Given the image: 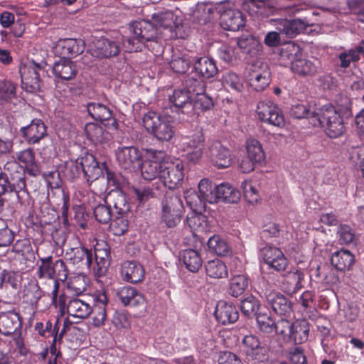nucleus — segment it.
I'll return each instance as SVG.
<instances>
[{"label":"nucleus","instance_id":"obj_1","mask_svg":"<svg viewBox=\"0 0 364 364\" xmlns=\"http://www.w3.org/2000/svg\"><path fill=\"white\" fill-rule=\"evenodd\" d=\"M129 35L122 37V46L127 53L141 51L147 48L154 55L162 50L159 42L157 28L149 21L141 20L132 22L129 25Z\"/></svg>","mask_w":364,"mask_h":364},{"label":"nucleus","instance_id":"obj_2","mask_svg":"<svg viewBox=\"0 0 364 364\" xmlns=\"http://www.w3.org/2000/svg\"><path fill=\"white\" fill-rule=\"evenodd\" d=\"M0 173V196L14 192L17 203L26 208L30 205L31 196L26 188L25 171L15 159L7 161Z\"/></svg>","mask_w":364,"mask_h":364},{"label":"nucleus","instance_id":"obj_3","mask_svg":"<svg viewBox=\"0 0 364 364\" xmlns=\"http://www.w3.org/2000/svg\"><path fill=\"white\" fill-rule=\"evenodd\" d=\"M249 13L257 18H268L270 16L284 11L291 16L301 10L300 5L292 3V0H247Z\"/></svg>","mask_w":364,"mask_h":364},{"label":"nucleus","instance_id":"obj_4","mask_svg":"<svg viewBox=\"0 0 364 364\" xmlns=\"http://www.w3.org/2000/svg\"><path fill=\"white\" fill-rule=\"evenodd\" d=\"M314 126L323 127L330 138L341 136L346 132L343 118L333 105H326L318 109Z\"/></svg>","mask_w":364,"mask_h":364},{"label":"nucleus","instance_id":"obj_5","mask_svg":"<svg viewBox=\"0 0 364 364\" xmlns=\"http://www.w3.org/2000/svg\"><path fill=\"white\" fill-rule=\"evenodd\" d=\"M161 221L168 228L177 226L182 218L184 207L180 196L166 193L161 203Z\"/></svg>","mask_w":364,"mask_h":364},{"label":"nucleus","instance_id":"obj_6","mask_svg":"<svg viewBox=\"0 0 364 364\" xmlns=\"http://www.w3.org/2000/svg\"><path fill=\"white\" fill-rule=\"evenodd\" d=\"M143 124L159 141H169L174 134L173 127L167 118L156 112H148L143 117Z\"/></svg>","mask_w":364,"mask_h":364},{"label":"nucleus","instance_id":"obj_7","mask_svg":"<svg viewBox=\"0 0 364 364\" xmlns=\"http://www.w3.org/2000/svg\"><path fill=\"white\" fill-rule=\"evenodd\" d=\"M184 178L183 163L179 159L170 157L162 159L160 180L169 189H174L182 184Z\"/></svg>","mask_w":364,"mask_h":364},{"label":"nucleus","instance_id":"obj_8","mask_svg":"<svg viewBox=\"0 0 364 364\" xmlns=\"http://www.w3.org/2000/svg\"><path fill=\"white\" fill-rule=\"evenodd\" d=\"M256 114L262 122L277 127H283L285 125L283 112L272 101H259L256 107Z\"/></svg>","mask_w":364,"mask_h":364},{"label":"nucleus","instance_id":"obj_9","mask_svg":"<svg viewBox=\"0 0 364 364\" xmlns=\"http://www.w3.org/2000/svg\"><path fill=\"white\" fill-rule=\"evenodd\" d=\"M247 81L254 90H264L271 82V73L268 65L260 62L252 64L249 68Z\"/></svg>","mask_w":364,"mask_h":364},{"label":"nucleus","instance_id":"obj_10","mask_svg":"<svg viewBox=\"0 0 364 364\" xmlns=\"http://www.w3.org/2000/svg\"><path fill=\"white\" fill-rule=\"evenodd\" d=\"M117 295L123 306L133 309L139 314L146 311V297L136 288L129 286L122 287L117 291Z\"/></svg>","mask_w":364,"mask_h":364},{"label":"nucleus","instance_id":"obj_11","mask_svg":"<svg viewBox=\"0 0 364 364\" xmlns=\"http://www.w3.org/2000/svg\"><path fill=\"white\" fill-rule=\"evenodd\" d=\"M43 67L33 61L23 65L19 72L21 77V87L28 92L34 93L40 90V72Z\"/></svg>","mask_w":364,"mask_h":364},{"label":"nucleus","instance_id":"obj_12","mask_svg":"<svg viewBox=\"0 0 364 364\" xmlns=\"http://www.w3.org/2000/svg\"><path fill=\"white\" fill-rule=\"evenodd\" d=\"M246 358L253 364L268 360V348L262 345L257 336L247 335L242 339Z\"/></svg>","mask_w":364,"mask_h":364},{"label":"nucleus","instance_id":"obj_13","mask_svg":"<svg viewBox=\"0 0 364 364\" xmlns=\"http://www.w3.org/2000/svg\"><path fill=\"white\" fill-rule=\"evenodd\" d=\"M94 259L91 270L97 277H102L107 272L111 261L110 247L104 240L97 241L94 247Z\"/></svg>","mask_w":364,"mask_h":364},{"label":"nucleus","instance_id":"obj_14","mask_svg":"<svg viewBox=\"0 0 364 364\" xmlns=\"http://www.w3.org/2000/svg\"><path fill=\"white\" fill-rule=\"evenodd\" d=\"M148 159L141 162V174L144 180L151 181L156 177L160 178L161 170L162 169V160L164 159V152L155 149H148Z\"/></svg>","mask_w":364,"mask_h":364},{"label":"nucleus","instance_id":"obj_15","mask_svg":"<svg viewBox=\"0 0 364 364\" xmlns=\"http://www.w3.org/2000/svg\"><path fill=\"white\" fill-rule=\"evenodd\" d=\"M87 111L93 119L101 122L109 129H118L117 120L113 117L112 110L108 106L100 102H90L87 105Z\"/></svg>","mask_w":364,"mask_h":364},{"label":"nucleus","instance_id":"obj_16","mask_svg":"<svg viewBox=\"0 0 364 364\" xmlns=\"http://www.w3.org/2000/svg\"><path fill=\"white\" fill-rule=\"evenodd\" d=\"M261 296L264 298L267 305L272 308L275 314L279 316H290L292 311L291 303L280 292L266 289Z\"/></svg>","mask_w":364,"mask_h":364},{"label":"nucleus","instance_id":"obj_17","mask_svg":"<svg viewBox=\"0 0 364 364\" xmlns=\"http://www.w3.org/2000/svg\"><path fill=\"white\" fill-rule=\"evenodd\" d=\"M116 158L122 168L132 170L140 166L142 153L134 146H122L116 151Z\"/></svg>","mask_w":364,"mask_h":364},{"label":"nucleus","instance_id":"obj_18","mask_svg":"<svg viewBox=\"0 0 364 364\" xmlns=\"http://www.w3.org/2000/svg\"><path fill=\"white\" fill-rule=\"evenodd\" d=\"M261 256L264 262L277 272H284L288 267L287 257L278 247L267 245L261 250Z\"/></svg>","mask_w":364,"mask_h":364},{"label":"nucleus","instance_id":"obj_19","mask_svg":"<svg viewBox=\"0 0 364 364\" xmlns=\"http://www.w3.org/2000/svg\"><path fill=\"white\" fill-rule=\"evenodd\" d=\"M65 258L73 264L86 267L91 270L93 264V255L91 250L79 244L75 247H70L65 250Z\"/></svg>","mask_w":364,"mask_h":364},{"label":"nucleus","instance_id":"obj_20","mask_svg":"<svg viewBox=\"0 0 364 364\" xmlns=\"http://www.w3.org/2000/svg\"><path fill=\"white\" fill-rule=\"evenodd\" d=\"M21 133L28 144H38L47 136V127L41 119H34L31 123L21 128Z\"/></svg>","mask_w":364,"mask_h":364},{"label":"nucleus","instance_id":"obj_21","mask_svg":"<svg viewBox=\"0 0 364 364\" xmlns=\"http://www.w3.org/2000/svg\"><path fill=\"white\" fill-rule=\"evenodd\" d=\"M205 137L202 129L197 130L185 143L186 157L189 161L196 163L202 157L204 149Z\"/></svg>","mask_w":364,"mask_h":364},{"label":"nucleus","instance_id":"obj_22","mask_svg":"<svg viewBox=\"0 0 364 364\" xmlns=\"http://www.w3.org/2000/svg\"><path fill=\"white\" fill-rule=\"evenodd\" d=\"M220 24L225 30L237 31L245 25V16L239 9H225L220 14Z\"/></svg>","mask_w":364,"mask_h":364},{"label":"nucleus","instance_id":"obj_23","mask_svg":"<svg viewBox=\"0 0 364 364\" xmlns=\"http://www.w3.org/2000/svg\"><path fill=\"white\" fill-rule=\"evenodd\" d=\"M82 173L90 184L94 182H99L100 184L103 183V178L100 180L99 178L102 175V171L99 166V163L96 161L92 154H86L80 158Z\"/></svg>","mask_w":364,"mask_h":364},{"label":"nucleus","instance_id":"obj_24","mask_svg":"<svg viewBox=\"0 0 364 364\" xmlns=\"http://www.w3.org/2000/svg\"><path fill=\"white\" fill-rule=\"evenodd\" d=\"M119 273L124 282L132 284L141 282L145 276L144 267L136 261H124L121 264Z\"/></svg>","mask_w":364,"mask_h":364},{"label":"nucleus","instance_id":"obj_25","mask_svg":"<svg viewBox=\"0 0 364 364\" xmlns=\"http://www.w3.org/2000/svg\"><path fill=\"white\" fill-rule=\"evenodd\" d=\"M43 296V291L38 283H28L24 285L21 299L23 304L31 311L29 314L33 316L38 309V301Z\"/></svg>","mask_w":364,"mask_h":364},{"label":"nucleus","instance_id":"obj_26","mask_svg":"<svg viewBox=\"0 0 364 364\" xmlns=\"http://www.w3.org/2000/svg\"><path fill=\"white\" fill-rule=\"evenodd\" d=\"M309 26V23L306 18L282 19L278 23L277 29L280 33L285 35L289 38H292L304 32Z\"/></svg>","mask_w":364,"mask_h":364},{"label":"nucleus","instance_id":"obj_27","mask_svg":"<svg viewBox=\"0 0 364 364\" xmlns=\"http://www.w3.org/2000/svg\"><path fill=\"white\" fill-rule=\"evenodd\" d=\"M210 159L218 168H228L231 164L230 151L220 142H214L210 148Z\"/></svg>","mask_w":364,"mask_h":364},{"label":"nucleus","instance_id":"obj_28","mask_svg":"<svg viewBox=\"0 0 364 364\" xmlns=\"http://www.w3.org/2000/svg\"><path fill=\"white\" fill-rule=\"evenodd\" d=\"M18 313L14 310L0 313V333L4 336L12 335L21 328Z\"/></svg>","mask_w":364,"mask_h":364},{"label":"nucleus","instance_id":"obj_29","mask_svg":"<svg viewBox=\"0 0 364 364\" xmlns=\"http://www.w3.org/2000/svg\"><path fill=\"white\" fill-rule=\"evenodd\" d=\"M215 316L219 323L226 325L237 321L239 313L234 304L220 301L215 310Z\"/></svg>","mask_w":364,"mask_h":364},{"label":"nucleus","instance_id":"obj_30","mask_svg":"<svg viewBox=\"0 0 364 364\" xmlns=\"http://www.w3.org/2000/svg\"><path fill=\"white\" fill-rule=\"evenodd\" d=\"M193 70L198 74L199 77L205 80L213 78L218 73L215 61L206 56L196 58L193 62Z\"/></svg>","mask_w":364,"mask_h":364},{"label":"nucleus","instance_id":"obj_31","mask_svg":"<svg viewBox=\"0 0 364 364\" xmlns=\"http://www.w3.org/2000/svg\"><path fill=\"white\" fill-rule=\"evenodd\" d=\"M302 48L294 42H288L280 48L279 54V62L282 66L293 65L294 62L302 56Z\"/></svg>","mask_w":364,"mask_h":364},{"label":"nucleus","instance_id":"obj_32","mask_svg":"<svg viewBox=\"0 0 364 364\" xmlns=\"http://www.w3.org/2000/svg\"><path fill=\"white\" fill-rule=\"evenodd\" d=\"M105 203L110 205L113 215H125L130 210L126 196L120 191L109 192L106 196Z\"/></svg>","mask_w":364,"mask_h":364},{"label":"nucleus","instance_id":"obj_33","mask_svg":"<svg viewBox=\"0 0 364 364\" xmlns=\"http://www.w3.org/2000/svg\"><path fill=\"white\" fill-rule=\"evenodd\" d=\"M90 191L82 196L81 200L83 205H87L92 209L101 203L102 201L105 203L106 200V186L105 183L100 184L99 182H94L90 184Z\"/></svg>","mask_w":364,"mask_h":364},{"label":"nucleus","instance_id":"obj_34","mask_svg":"<svg viewBox=\"0 0 364 364\" xmlns=\"http://www.w3.org/2000/svg\"><path fill=\"white\" fill-rule=\"evenodd\" d=\"M53 73L63 80H70L75 77L77 70L74 62L63 58L56 61L53 66Z\"/></svg>","mask_w":364,"mask_h":364},{"label":"nucleus","instance_id":"obj_35","mask_svg":"<svg viewBox=\"0 0 364 364\" xmlns=\"http://www.w3.org/2000/svg\"><path fill=\"white\" fill-rule=\"evenodd\" d=\"M355 262V257L349 250L341 249L333 252L331 257V263L340 272L350 269Z\"/></svg>","mask_w":364,"mask_h":364},{"label":"nucleus","instance_id":"obj_36","mask_svg":"<svg viewBox=\"0 0 364 364\" xmlns=\"http://www.w3.org/2000/svg\"><path fill=\"white\" fill-rule=\"evenodd\" d=\"M18 163L24 164L25 173L32 176H36L40 174V169L35 159V153L31 148L23 149L16 154Z\"/></svg>","mask_w":364,"mask_h":364},{"label":"nucleus","instance_id":"obj_37","mask_svg":"<svg viewBox=\"0 0 364 364\" xmlns=\"http://www.w3.org/2000/svg\"><path fill=\"white\" fill-rule=\"evenodd\" d=\"M309 333V323L306 319L296 320L292 323L288 341H293L296 345L304 343L308 340Z\"/></svg>","mask_w":364,"mask_h":364},{"label":"nucleus","instance_id":"obj_38","mask_svg":"<svg viewBox=\"0 0 364 364\" xmlns=\"http://www.w3.org/2000/svg\"><path fill=\"white\" fill-rule=\"evenodd\" d=\"M240 199V192L227 183L215 186V203L222 200L228 203H237Z\"/></svg>","mask_w":364,"mask_h":364},{"label":"nucleus","instance_id":"obj_39","mask_svg":"<svg viewBox=\"0 0 364 364\" xmlns=\"http://www.w3.org/2000/svg\"><path fill=\"white\" fill-rule=\"evenodd\" d=\"M68 314L75 318H85L92 313V307L87 302L74 298L69 301L67 305Z\"/></svg>","mask_w":364,"mask_h":364},{"label":"nucleus","instance_id":"obj_40","mask_svg":"<svg viewBox=\"0 0 364 364\" xmlns=\"http://www.w3.org/2000/svg\"><path fill=\"white\" fill-rule=\"evenodd\" d=\"M236 46L239 48V52L241 51L251 56L258 55L262 49L261 43L252 36L238 38Z\"/></svg>","mask_w":364,"mask_h":364},{"label":"nucleus","instance_id":"obj_41","mask_svg":"<svg viewBox=\"0 0 364 364\" xmlns=\"http://www.w3.org/2000/svg\"><path fill=\"white\" fill-rule=\"evenodd\" d=\"M180 259L191 272H197L202 267L203 261L200 254L193 249L185 250L181 252Z\"/></svg>","mask_w":364,"mask_h":364},{"label":"nucleus","instance_id":"obj_42","mask_svg":"<svg viewBox=\"0 0 364 364\" xmlns=\"http://www.w3.org/2000/svg\"><path fill=\"white\" fill-rule=\"evenodd\" d=\"M204 78L199 77L195 71L188 73L183 80V85L189 93L198 95L205 91V82Z\"/></svg>","mask_w":364,"mask_h":364},{"label":"nucleus","instance_id":"obj_43","mask_svg":"<svg viewBox=\"0 0 364 364\" xmlns=\"http://www.w3.org/2000/svg\"><path fill=\"white\" fill-rule=\"evenodd\" d=\"M318 66L312 60L299 57L291 67V71L299 76H313L317 73Z\"/></svg>","mask_w":364,"mask_h":364},{"label":"nucleus","instance_id":"obj_44","mask_svg":"<svg viewBox=\"0 0 364 364\" xmlns=\"http://www.w3.org/2000/svg\"><path fill=\"white\" fill-rule=\"evenodd\" d=\"M98 55L102 58H110L117 55L120 52L119 43L108 38H101L96 43Z\"/></svg>","mask_w":364,"mask_h":364},{"label":"nucleus","instance_id":"obj_45","mask_svg":"<svg viewBox=\"0 0 364 364\" xmlns=\"http://www.w3.org/2000/svg\"><path fill=\"white\" fill-rule=\"evenodd\" d=\"M80 41L74 38H65L60 40L58 47L61 48L60 53L63 55L76 56L83 52V46Z\"/></svg>","mask_w":364,"mask_h":364},{"label":"nucleus","instance_id":"obj_46","mask_svg":"<svg viewBox=\"0 0 364 364\" xmlns=\"http://www.w3.org/2000/svg\"><path fill=\"white\" fill-rule=\"evenodd\" d=\"M155 27L171 31L175 27L176 17L171 11L166 10L154 14L152 17Z\"/></svg>","mask_w":364,"mask_h":364},{"label":"nucleus","instance_id":"obj_47","mask_svg":"<svg viewBox=\"0 0 364 364\" xmlns=\"http://www.w3.org/2000/svg\"><path fill=\"white\" fill-rule=\"evenodd\" d=\"M249 284V279L245 274H237L232 277L229 283V294L233 297L242 295Z\"/></svg>","mask_w":364,"mask_h":364},{"label":"nucleus","instance_id":"obj_48","mask_svg":"<svg viewBox=\"0 0 364 364\" xmlns=\"http://www.w3.org/2000/svg\"><path fill=\"white\" fill-rule=\"evenodd\" d=\"M208 276L215 279L225 278L228 275L225 264L218 259L210 260L205 266Z\"/></svg>","mask_w":364,"mask_h":364},{"label":"nucleus","instance_id":"obj_49","mask_svg":"<svg viewBox=\"0 0 364 364\" xmlns=\"http://www.w3.org/2000/svg\"><path fill=\"white\" fill-rule=\"evenodd\" d=\"M247 156L257 164H262L265 160V154L259 141L248 139L246 141Z\"/></svg>","mask_w":364,"mask_h":364},{"label":"nucleus","instance_id":"obj_50","mask_svg":"<svg viewBox=\"0 0 364 364\" xmlns=\"http://www.w3.org/2000/svg\"><path fill=\"white\" fill-rule=\"evenodd\" d=\"M169 102L173 104L176 108L180 109L187 105L191 106L192 104V98L191 93L184 87L178 88L175 89L173 94L169 96Z\"/></svg>","mask_w":364,"mask_h":364},{"label":"nucleus","instance_id":"obj_51","mask_svg":"<svg viewBox=\"0 0 364 364\" xmlns=\"http://www.w3.org/2000/svg\"><path fill=\"white\" fill-rule=\"evenodd\" d=\"M186 222L193 232H205L208 228L207 217L202 212L191 213L187 215Z\"/></svg>","mask_w":364,"mask_h":364},{"label":"nucleus","instance_id":"obj_52","mask_svg":"<svg viewBox=\"0 0 364 364\" xmlns=\"http://www.w3.org/2000/svg\"><path fill=\"white\" fill-rule=\"evenodd\" d=\"M187 205L192 210V212H203L205 210L207 200H205L195 190H188L184 195Z\"/></svg>","mask_w":364,"mask_h":364},{"label":"nucleus","instance_id":"obj_53","mask_svg":"<svg viewBox=\"0 0 364 364\" xmlns=\"http://www.w3.org/2000/svg\"><path fill=\"white\" fill-rule=\"evenodd\" d=\"M259 308V301L252 295H250L241 301V311L247 318L256 317L259 314L258 312Z\"/></svg>","mask_w":364,"mask_h":364},{"label":"nucleus","instance_id":"obj_54","mask_svg":"<svg viewBox=\"0 0 364 364\" xmlns=\"http://www.w3.org/2000/svg\"><path fill=\"white\" fill-rule=\"evenodd\" d=\"M41 264L38 266L36 275L38 279H55L53 257L51 255L39 259Z\"/></svg>","mask_w":364,"mask_h":364},{"label":"nucleus","instance_id":"obj_55","mask_svg":"<svg viewBox=\"0 0 364 364\" xmlns=\"http://www.w3.org/2000/svg\"><path fill=\"white\" fill-rule=\"evenodd\" d=\"M210 250L219 256H226L230 252V247L225 240L219 235H213L208 241Z\"/></svg>","mask_w":364,"mask_h":364},{"label":"nucleus","instance_id":"obj_56","mask_svg":"<svg viewBox=\"0 0 364 364\" xmlns=\"http://www.w3.org/2000/svg\"><path fill=\"white\" fill-rule=\"evenodd\" d=\"M80 158L75 161L65 162L63 169L61 170L63 176L68 181H73L82 173Z\"/></svg>","mask_w":364,"mask_h":364},{"label":"nucleus","instance_id":"obj_57","mask_svg":"<svg viewBox=\"0 0 364 364\" xmlns=\"http://www.w3.org/2000/svg\"><path fill=\"white\" fill-rule=\"evenodd\" d=\"M290 114L296 119L306 118L311 120V123L314 125V122H316V116L317 112L311 111L309 107L304 104H296L292 105Z\"/></svg>","mask_w":364,"mask_h":364},{"label":"nucleus","instance_id":"obj_58","mask_svg":"<svg viewBox=\"0 0 364 364\" xmlns=\"http://www.w3.org/2000/svg\"><path fill=\"white\" fill-rule=\"evenodd\" d=\"M215 103L205 91L196 95L193 108L197 112H205L213 109Z\"/></svg>","mask_w":364,"mask_h":364},{"label":"nucleus","instance_id":"obj_59","mask_svg":"<svg viewBox=\"0 0 364 364\" xmlns=\"http://www.w3.org/2000/svg\"><path fill=\"white\" fill-rule=\"evenodd\" d=\"M304 280V274L299 271L289 272L288 275L285 277L287 283L289 284L287 287H284L286 291L289 293H296L302 287L301 282Z\"/></svg>","mask_w":364,"mask_h":364},{"label":"nucleus","instance_id":"obj_60","mask_svg":"<svg viewBox=\"0 0 364 364\" xmlns=\"http://www.w3.org/2000/svg\"><path fill=\"white\" fill-rule=\"evenodd\" d=\"M199 194L209 203H215V186L206 178L201 179L198 184Z\"/></svg>","mask_w":364,"mask_h":364},{"label":"nucleus","instance_id":"obj_61","mask_svg":"<svg viewBox=\"0 0 364 364\" xmlns=\"http://www.w3.org/2000/svg\"><path fill=\"white\" fill-rule=\"evenodd\" d=\"M93 213L97 221L100 223L107 224L108 223L113 215V212L109 204L102 203L95 206Z\"/></svg>","mask_w":364,"mask_h":364},{"label":"nucleus","instance_id":"obj_62","mask_svg":"<svg viewBox=\"0 0 364 364\" xmlns=\"http://www.w3.org/2000/svg\"><path fill=\"white\" fill-rule=\"evenodd\" d=\"M220 58L226 63H233L239 59V48L235 45H225L222 46L218 50Z\"/></svg>","mask_w":364,"mask_h":364},{"label":"nucleus","instance_id":"obj_63","mask_svg":"<svg viewBox=\"0 0 364 364\" xmlns=\"http://www.w3.org/2000/svg\"><path fill=\"white\" fill-rule=\"evenodd\" d=\"M223 85L237 92H241L243 90V84L241 77L233 72H228L223 76Z\"/></svg>","mask_w":364,"mask_h":364},{"label":"nucleus","instance_id":"obj_64","mask_svg":"<svg viewBox=\"0 0 364 364\" xmlns=\"http://www.w3.org/2000/svg\"><path fill=\"white\" fill-rule=\"evenodd\" d=\"M129 222L125 215H115L109 225V231L114 235H123L128 230Z\"/></svg>","mask_w":364,"mask_h":364}]
</instances>
